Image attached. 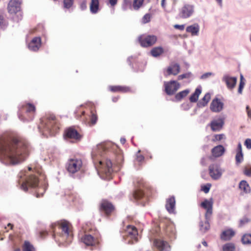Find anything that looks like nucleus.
Masks as SVG:
<instances>
[{
  "label": "nucleus",
  "instance_id": "obj_52",
  "mask_svg": "<svg viewBox=\"0 0 251 251\" xmlns=\"http://www.w3.org/2000/svg\"><path fill=\"white\" fill-rule=\"evenodd\" d=\"M80 8L82 10H84L87 8V3L86 0L82 1L80 4Z\"/></svg>",
  "mask_w": 251,
  "mask_h": 251
},
{
  "label": "nucleus",
  "instance_id": "obj_44",
  "mask_svg": "<svg viewBox=\"0 0 251 251\" xmlns=\"http://www.w3.org/2000/svg\"><path fill=\"white\" fill-rule=\"evenodd\" d=\"M74 0H63L64 7L69 9L73 4Z\"/></svg>",
  "mask_w": 251,
  "mask_h": 251
},
{
  "label": "nucleus",
  "instance_id": "obj_34",
  "mask_svg": "<svg viewBox=\"0 0 251 251\" xmlns=\"http://www.w3.org/2000/svg\"><path fill=\"white\" fill-rule=\"evenodd\" d=\"M189 92L190 91L188 89H186L179 92L176 95L175 98L177 100L179 101L183 98H185L188 94Z\"/></svg>",
  "mask_w": 251,
  "mask_h": 251
},
{
  "label": "nucleus",
  "instance_id": "obj_7",
  "mask_svg": "<svg viewBox=\"0 0 251 251\" xmlns=\"http://www.w3.org/2000/svg\"><path fill=\"white\" fill-rule=\"evenodd\" d=\"M51 228L52 231L53 232V236L54 237L55 236V232L57 230V228L59 229H61L62 231L61 235L64 238H67L68 239V242H71L72 236L69 230V227L68 223L66 221H63L61 222H57L51 224Z\"/></svg>",
  "mask_w": 251,
  "mask_h": 251
},
{
  "label": "nucleus",
  "instance_id": "obj_47",
  "mask_svg": "<svg viewBox=\"0 0 251 251\" xmlns=\"http://www.w3.org/2000/svg\"><path fill=\"white\" fill-rule=\"evenodd\" d=\"M250 222V219L246 217H243L240 220L239 226H242Z\"/></svg>",
  "mask_w": 251,
  "mask_h": 251
},
{
  "label": "nucleus",
  "instance_id": "obj_17",
  "mask_svg": "<svg viewBox=\"0 0 251 251\" xmlns=\"http://www.w3.org/2000/svg\"><path fill=\"white\" fill-rule=\"evenodd\" d=\"M154 245L160 251H170L171 246L169 243L164 240L155 239L153 242Z\"/></svg>",
  "mask_w": 251,
  "mask_h": 251
},
{
  "label": "nucleus",
  "instance_id": "obj_41",
  "mask_svg": "<svg viewBox=\"0 0 251 251\" xmlns=\"http://www.w3.org/2000/svg\"><path fill=\"white\" fill-rule=\"evenodd\" d=\"M144 0H134L133 7L134 10H138L142 5Z\"/></svg>",
  "mask_w": 251,
  "mask_h": 251
},
{
  "label": "nucleus",
  "instance_id": "obj_24",
  "mask_svg": "<svg viewBox=\"0 0 251 251\" xmlns=\"http://www.w3.org/2000/svg\"><path fill=\"white\" fill-rule=\"evenodd\" d=\"M81 241L86 246H93L97 243V240L90 234H85L81 238Z\"/></svg>",
  "mask_w": 251,
  "mask_h": 251
},
{
  "label": "nucleus",
  "instance_id": "obj_33",
  "mask_svg": "<svg viewBox=\"0 0 251 251\" xmlns=\"http://www.w3.org/2000/svg\"><path fill=\"white\" fill-rule=\"evenodd\" d=\"M239 187L245 193H248L250 191L249 185L246 180H242L239 183Z\"/></svg>",
  "mask_w": 251,
  "mask_h": 251
},
{
  "label": "nucleus",
  "instance_id": "obj_54",
  "mask_svg": "<svg viewBox=\"0 0 251 251\" xmlns=\"http://www.w3.org/2000/svg\"><path fill=\"white\" fill-rule=\"evenodd\" d=\"M174 27L176 29H179V30L182 31L184 29L185 25H174Z\"/></svg>",
  "mask_w": 251,
  "mask_h": 251
},
{
  "label": "nucleus",
  "instance_id": "obj_13",
  "mask_svg": "<svg viewBox=\"0 0 251 251\" xmlns=\"http://www.w3.org/2000/svg\"><path fill=\"white\" fill-rule=\"evenodd\" d=\"M126 233L127 237L131 239V241H128V244H133L138 241V231L134 226H127Z\"/></svg>",
  "mask_w": 251,
  "mask_h": 251
},
{
  "label": "nucleus",
  "instance_id": "obj_57",
  "mask_svg": "<svg viewBox=\"0 0 251 251\" xmlns=\"http://www.w3.org/2000/svg\"><path fill=\"white\" fill-rule=\"evenodd\" d=\"M206 160H207V158H205V157H202L201 160V164L202 165V166H206L207 165V163H206Z\"/></svg>",
  "mask_w": 251,
  "mask_h": 251
},
{
  "label": "nucleus",
  "instance_id": "obj_9",
  "mask_svg": "<svg viewBox=\"0 0 251 251\" xmlns=\"http://www.w3.org/2000/svg\"><path fill=\"white\" fill-rule=\"evenodd\" d=\"M82 165V162L80 159H71L66 165V168L70 174H75L78 172Z\"/></svg>",
  "mask_w": 251,
  "mask_h": 251
},
{
  "label": "nucleus",
  "instance_id": "obj_46",
  "mask_svg": "<svg viewBox=\"0 0 251 251\" xmlns=\"http://www.w3.org/2000/svg\"><path fill=\"white\" fill-rule=\"evenodd\" d=\"M211 184L207 183V184L203 185L201 187V190L205 193H207L209 192Z\"/></svg>",
  "mask_w": 251,
  "mask_h": 251
},
{
  "label": "nucleus",
  "instance_id": "obj_45",
  "mask_svg": "<svg viewBox=\"0 0 251 251\" xmlns=\"http://www.w3.org/2000/svg\"><path fill=\"white\" fill-rule=\"evenodd\" d=\"M151 15L149 13L146 14L142 19V22L143 24H147L150 22Z\"/></svg>",
  "mask_w": 251,
  "mask_h": 251
},
{
  "label": "nucleus",
  "instance_id": "obj_10",
  "mask_svg": "<svg viewBox=\"0 0 251 251\" xmlns=\"http://www.w3.org/2000/svg\"><path fill=\"white\" fill-rule=\"evenodd\" d=\"M209 174L213 180L219 179L224 172V170L217 163H213L209 166Z\"/></svg>",
  "mask_w": 251,
  "mask_h": 251
},
{
  "label": "nucleus",
  "instance_id": "obj_25",
  "mask_svg": "<svg viewBox=\"0 0 251 251\" xmlns=\"http://www.w3.org/2000/svg\"><path fill=\"white\" fill-rule=\"evenodd\" d=\"M200 25L197 23L188 26L186 28V31L191 33L192 36H198L200 31Z\"/></svg>",
  "mask_w": 251,
  "mask_h": 251
},
{
  "label": "nucleus",
  "instance_id": "obj_37",
  "mask_svg": "<svg viewBox=\"0 0 251 251\" xmlns=\"http://www.w3.org/2000/svg\"><path fill=\"white\" fill-rule=\"evenodd\" d=\"M242 241L244 244H251V234H246L243 235Z\"/></svg>",
  "mask_w": 251,
  "mask_h": 251
},
{
  "label": "nucleus",
  "instance_id": "obj_29",
  "mask_svg": "<svg viewBox=\"0 0 251 251\" xmlns=\"http://www.w3.org/2000/svg\"><path fill=\"white\" fill-rule=\"evenodd\" d=\"M235 234V232L232 229H228L224 231L221 235V238L222 240L226 241L229 240Z\"/></svg>",
  "mask_w": 251,
  "mask_h": 251
},
{
  "label": "nucleus",
  "instance_id": "obj_18",
  "mask_svg": "<svg viewBox=\"0 0 251 251\" xmlns=\"http://www.w3.org/2000/svg\"><path fill=\"white\" fill-rule=\"evenodd\" d=\"M224 125V118H219L212 120L210 124V126L211 130L215 132L220 131Z\"/></svg>",
  "mask_w": 251,
  "mask_h": 251
},
{
  "label": "nucleus",
  "instance_id": "obj_56",
  "mask_svg": "<svg viewBox=\"0 0 251 251\" xmlns=\"http://www.w3.org/2000/svg\"><path fill=\"white\" fill-rule=\"evenodd\" d=\"M144 156L142 155H137L136 157V160L139 162H141L144 160Z\"/></svg>",
  "mask_w": 251,
  "mask_h": 251
},
{
  "label": "nucleus",
  "instance_id": "obj_48",
  "mask_svg": "<svg viewBox=\"0 0 251 251\" xmlns=\"http://www.w3.org/2000/svg\"><path fill=\"white\" fill-rule=\"evenodd\" d=\"M214 75V74L211 72H207L202 75L200 78L201 79H205L210 76Z\"/></svg>",
  "mask_w": 251,
  "mask_h": 251
},
{
  "label": "nucleus",
  "instance_id": "obj_40",
  "mask_svg": "<svg viewBox=\"0 0 251 251\" xmlns=\"http://www.w3.org/2000/svg\"><path fill=\"white\" fill-rule=\"evenodd\" d=\"M193 76V75L191 72H187L186 73L177 76V80H180L183 79H189Z\"/></svg>",
  "mask_w": 251,
  "mask_h": 251
},
{
  "label": "nucleus",
  "instance_id": "obj_63",
  "mask_svg": "<svg viewBox=\"0 0 251 251\" xmlns=\"http://www.w3.org/2000/svg\"><path fill=\"white\" fill-rule=\"evenodd\" d=\"M3 23V18L2 16L0 15V27H1Z\"/></svg>",
  "mask_w": 251,
  "mask_h": 251
},
{
  "label": "nucleus",
  "instance_id": "obj_4",
  "mask_svg": "<svg viewBox=\"0 0 251 251\" xmlns=\"http://www.w3.org/2000/svg\"><path fill=\"white\" fill-rule=\"evenodd\" d=\"M18 183L20 188L26 192L28 186L35 188L38 186V179L34 176L29 175L26 171H21L18 175Z\"/></svg>",
  "mask_w": 251,
  "mask_h": 251
},
{
  "label": "nucleus",
  "instance_id": "obj_50",
  "mask_svg": "<svg viewBox=\"0 0 251 251\" xmlns=\"http://www.w3.org/2000/svg\"><path fill=\"white\" fill-rule=\"evenodd\" d=\"M245 85V82H240L238 90V93L239 94H241L242 93L243 89Z\"/></svg>",
  "mask_w": 251,
  "mask_h": 251
},
{
  "label": "nucleus",
  "instance_id": "obj_23",
  "mask_svg": "<svg viewBox=\"0 0 251 251\" xmlns=\"http://www.w3.org/2000/svg\"><path fill=\"white\" fill-rule=\"evenodd\" d=\"M165 207L169 213H175L176 200L174 196H171L166 200Z\"/></svg>",
  "mask_w": 251,
  "mask_h": 251
},
{
  "label": "nucleus",
  "instance_id": "obj_35",
  "mask_svg": "<svg viewBox=\"0 0 251 251\" xmlns=\"http://www.w3.org/2000/svg\"><path fill=\"white\" fill-rule=\"evenodd\" d=\"M23 251H35L33 246L28 241H25L23 246Z\"/></svg>",
  "mask_w": 251,
  "mask_h": 251
},
{
  "label": "nucleus",
  "instance_id": "obj_61",
  "mask_svg": "<svg viewBox=\"0 0 251 251\" xmlns=\"http://www.w3.org/2000/svg\"><path fill=\"white\" fill-rule=\"evenodd\" d=\"M181 106H182V107H183V109H184V110H188V109H189V105H188V104H187V103H186V104H185V103H183V104H182L181 105Z\"/></svg>",
  "mask_w": 251,
  "mask_h": 251
},
{
  "label": "nucleus",
  "instance_id": "obj_12",
  "mask_svg": "<svg viewBox=\"0 0 251 251\" xmlns=\"http://www.w3.org/2000/svg\"><path fill=\"white\" fill-rule=\"evenodd\" d=\"M139 41L143 47H149L154 45L157 40L154 35H142L139 37Z\"/></svg>",
  "mask_w": 251,
  "mask_h": 251
},
{
  "label": "nucleus",
  "instance_id": "obj_19",
  "mask_svg": "<svg viewBox=\"0 0 251 251\" xmlns=\"http://www.w3.org/2000/svg\"><path fill=\"white\" fill-rule=\"evenodd\" d=\"M224 107V103L220 100L216 98L213 99L210 104V109L214 112H219L221 111Z\"/></svg>",
  "mask_w": 251,
  "mask_h": 251
},
{
  "label": "nucleus",
  "instance_id": "obj_2",
  "mask_svg": "<svg viewBox=\"0 0 251 251\" xmlns=\"http://www.w3.org/2000/svg\"><path fill=\"white\" fill-rule=\"evenodd\" d=\"M116 146L111 142L102 143L95 147L92 152V158L96 169L106 175L113 172L112 164L106 157L113 151Z\"/></svg>",
  "mask_w": 251,
  "mask_h": 251
},
{
  "label": "nucleus",
  "instance_id": "obj_31",
  "mask_svg": "<svg viewBox=\"0 0 251 251\" xmlns=\"http://www.w3.org/2000/svg\"><path fill=\"white\" fill-rule=\"evenodd\" d=\"M109 89L112 92H127L129 91V88L126 86H110Z\"/></svg>",
  "mask_w": 251,
  "mask_h": 251
},
{
  "label": "nucleus",
  "instance_id": "obj_59",
  "mask_svg": "<svg viewBox=\"0 0 251 251\" xmlns=\"http://www.w3.org/2000/svg\"><path fill=\"white\" fill-rule=\"evenodd\" d=\"M118 0H109V3L112 6H115L117 3Z\"/></svg>",
  "mask_w": 251,
  "mask_h": 251
},
{
  "label": "nucleus",
  "instance_id": "obj_26",
  "mask_svg": "<svg viewBox=\"0 0 251 251\" xmlns=\"http://www.w3.org/2000/svg\"><path fill=\"white\" fill-rule=\"evenodd\" d=\"M225 149L222 145H218L214 147L212 150L211 152L213 156L215 157H219L221 156L225 152Z\"/></svg>",
  "mask_w": 251,
  "mask_h": 251
},
{
  "label": "nucleus",
  "instance_id": "obj_39",
  "mask_svg": "<svg viewBox=\"0 0 251 251\" xmlns=\"http://www.w3.org/2000/svg\"><path fill=\"white\" fill-rule=\"evenodd\" d=\"M47 188V186L46 184H45L42 187H40L36 191V197L37 198H39L41 196H42L45 193L46 189Z\"/></svg>",
  "mask_w": 251,
  "mask_h": 251
},
{
  "label": "nucleus",
  "instance_id": "obj_32",
  "mask_svg": "<svg viewBox=\"0 0 251 251\" xmlns=\"http://www.w3.org/2000/svg\"><path fill=\"white\" fill-rule=\"evenodd\" d=\"M164 52L163 49L161 47L153 48L151 51V54L153 57H156L160 56Z\"/></svg>",
  "mask_w": 251,
  "mask_h": 251
},
{
  "label": "nucleus",
  "instance_id": "obj_1",
  "mask_svg": "<svg viewBox=\"0 0 251 251\" xmlns=\"http://www.w3.org/2000/svg\"><path fill=\"white\" fill-rule=\"evenodd\" d=\"M28 152L25 140L7 134L0 137V161L6 165H16L23 162Z\"/></svg>",
  "mask_w": 251,
  "mask_h": 251
},
{
  "label": "nucleus",
  "instance_id": "obj_14",
  "mask_svg": "<svg viewBox=\"0 0 251 251\" xmlns=\"http://www.w3.org/2000/svg\"><path fill=\"white\" fill-rule=\"evenodd\" d=\"M100 209L106 215H109L113 211L114 207L109 201L103 200L100 202Z\"/></svg>",
  "mask_w": 251,
  "mask_h": 251
},
{
  "label": "nucleus",
  "instance_id": "obj_5",
  "mask_svg": "<svg viewBox=\"0 0 251 251\" xmlns=\"http://www.w3.org/2000/svg\"><path fill=\"white\" fill-rule=\"evenodd\" d=\"M201 206L206 210L205 214V221L200 222V229L202 232H205L210 228L209 221L212 214L213 201L211 200L209 201L204 200L201 204Z\"/></svg>",
  "mask_w": 251,
  "mask_h": 251
},
{
  "label": "nucleus",
  "instance_id": "obj_42",
  "mask_svg": "<svg viewBox=\"0 0 251 251\" xmlns=\"http://www.w3.org/2000/svg\"><path fill=\"white\" fill-rule=\"evenodd\" d=\"M236 164H240L243 161V152H237L235 156Z\"/></svg>",
  "mask_w": 251,
  "mask_h": 251
},
{
  "label": "nucleus",
  "instance_id": "obj_38",
  "mask_svg": "<svg viewBox=\"0 0 251 251\" xmlns=\"http://www.w3.org/2000/svg\"><path fill=\"white\" fill-rule=\"evenodd\" d=\"M223 251H234L235 246L232 243H227L223 247Z\"/></svg>",
  "mask_w": 251,
  "mask_h": 251
},
{
  "label": "nucleus",
  "instance_id": "obj_8",
  "mask_svg": "<svg viewBox=\"0 0 251 251\" xmlns=\"http://www.w3.org/2000/svg\"><path fill=\"white\" fill-rule=\"evenodd\" d=\"M195 12V6L190 3H185L179 9L178 16L182 19H187L191 17Z\"/></svg>",
  "mask_w": 251,
  "mask_h": 251
},
{
  "label": "nucleus",
  "instance_id": "obj_51",
  "mask_svg": "<svg viewBox=\"0 0 251 251\" xmlns=\"http://www.w3.org/2000/svg\"><path fill=\"white\" fill-rule=\"evenodd\" d=\"M245 145L248 149H251V139L248 138L245 140Z\"/></svg>",
  "mask_w": 251,
  "mask_h": 251
},
{
  "label": "nucleus",
  "instance_id": "obj_16",
  "mask_svg": "<svg viewBox=\"0 0 251 251\" xmlns=\"http://www.w3.org/2000/svg\"><path fill=\"white\" fill-rule=\"evenodd\" d=\"M237 78L235 76H230L228 75H224L222 81L225 82L228 89L231 90L234 88L237 83Z\"/></svg>",
  "mask_w": 251,
  "mask_h": 251
},
{
  "label": "nucleus",
  "instance_id": "obj_28",
  "mask_svg": "<svg viewBox=\"0 0 251 251\" xmlns=\"http://www.w3.org/2000/svg\"><path fill=\"white\" fill-rule=\"evenodd\" d=\"M210 94L209 93H207L204 96L198 101L197 103V106L199 108H201L205 106L210 100Z\"/></svg>",
  "mask_w": 251,
  "mask_h": 251
},
{
  "label": "nucleus",
  "instance_id": "obj_22",
  "mask_svg": "<svg viewBox=\"0 0 251 251\" xmlns=\"http://www.w3.org/2000/svg\"><path fill=\"white\" fill-rule=\"evenodd\" d=\"M41 46V40L39 37H35L33 38L31 42L28 44V49L33 51L38 50Z\"/></svg>",
  "mask_w": 251,
  "mask_h": 251
},
{
  "label": "nucleus",
  "instance_id": "obj_27",
  "mask_svg": "<svg viewBox=\"0 0 251 251\" xmlns=\"http://www.w3.org/2000/svg\"><path fill=\"white\" fill-rule=\"evenodd\" d=\"M99 0H91L90 3V11L93 14H96L100 11Z\"/></svg>",
  "mask_w": 251,
  "mask_h": 251
},
{
  "label": "nucleus",
  "instance_id": "obj_60",
  "mask_svg": "<svg viewBox=\"0 0 251 251\" xmlns=\"http://www.w3.org/2000/svg\"><path fill=\"white\" fill-rule=\"evenodd\" d=\"M237 152H242V146L240 143L238 145Z\"/></svg>",
  "mask_w": 251,
  "mask_h": 251
},
{
  "label": "nucleus",
  "instance_id": "obj_49",
  "mask_svg": "<svg viewBox=\"0 0 251 251\" xmlns=\"http://www.w3.org/2000/svg\"><path fill=\"white\" fill-rule=\"evenodd\" d=\"M224 136V135L223 134H216L215 135L214 138L212 140V141L213 142L216 141H220L223 138Z\"/></svg>",
  "mask_w": 251,
  "mask_h": 251
},
{
  "label": "nucleus",
  "instance_id": "obj_20",
  "mask_svg": "<svg viewBox=\"0 0 251 251\" xmlns=\"http://www.w3.org/2000/svg\"><path fill=\"white\" fill-rule=\"evenodd\" d=\"M66 137L69 139H73L75 140H80L81 135L73 127H69L65 130Z\"/></svg>",
  "mask_w": 251,
  "mask_h": 251
},
{
  "label": "nucleus",
  "instance_id": "obj_53",
  "mask_svg": "<svg viewBox=\"0 0 251 251\" xmlns=\"http://www.w3.org/2000/svg\"><path fill=\"white\" fill-rule=\"evenodd\" d=\"M97 121V117L96 115L93 114H92L91 117V123L93 125H94L96 124Z\"/></svg>",
  "mask_w": 251,
  "mask_h": 251
},
{
  "label": "nucleus",
  "instance_id": "obj_30",
  "mask_svg": "<svg viewBox=\"0 0 251 251\" xmlns=\"http://www.w3.org/2000/svg\"><path fill=\"white\" fill-rule=\"evenodd\" d=\"M201 93V87L199 86L196 89L195 92L193 93L190 96L189 100L192 102H196L198 101L199 97Z\"/></svg>",
  "mask_w": 251,
  "mask_h": 251
},
{
  "label": "nucleus",
  "instance_id": "obj_64",
  "mask_svg": "<svg viewBox=\"0 0 251 251\" xmlns=\"http://www.w3.org/2000/svg\"><path fill=\"white\" fill-rule=\"evenodd\" d=\"M120 141L122 144H124L126 141V140L125 138H121Z\"/></svg>",
  "mask_w": 251,
  "mask_h": 251
},
{
  "label": "nucleus",
  "instance_id": "obj_62",
  "mask_svg": "<svg viewBox=\"0 0 251 251\" xmlns=\"http://www.w3.org/2000/svg\"><path fill=\"white\" fill-rule=\"evenodd\" d=\"M220 7L223 6V0H216Z\"/></svg>",
  "mask_w": 251,
  "mask_h": 251
},
{
  "label": "nucleus",
  "instance_id": "obj_11",
  "mask_svg": "<svg viewBox=\"0 0 251 251\" xmlns=\"http://www.w3.org/2000/svg\"><path fill=\"white\" fill-rule=\"evenodd\" d=\"M164 86L166 93L169 96L174 95L180 88V84L176 80L164 81Z\"/></svg>",
  "mask_w": 251,
  "mask_h": 251
},
{
  "label": "nucleus",
  "instance_id": "obj_36",
  "mask_svg": "<svg viewBox=\"0 0 251 251\" xmlns=\"http://www.w3.org/2000/svg\"><path fill=\"white\" fill-rule=\"evenodd\" d=\"M144 196V193L141 189H137L134 192L133 197L136 200H139Z\"/></svg>",
  "mask_w": 251,
  "mask_h": 251
},
{
  "label": "nucleus",
  "instance_id": "obj_58",
  "mask_svg": "<svg viewBox=\"0 0 251 251\" xmlns=\"http://www.w3.org/2000/svg\"><path fill=\"white\" fill-rule=\"evenodd\" d=\"M79 111H78V110H76V111L75 112V116H76V117H78H78H79V116L80 117V116H81V115H79ZM80 113H81V115H84V111H80Z\"/></svg>",
  "mask_w": 251,
  "mask_h": 251
},
{
  "label": "nucleus",
  "instance_id": "obj_21",
  "mask_svg": "<svg viewBox=\"0 0 251 251\" xmlns=\"http://www.w3.org/2000/svg\"><path fill=\"white\" fill-rule=\"evenodd\" d=\"M8 11L11 14H16L21 10L20 3L17 0H11L8 5Z\"/></svg>",
  "mask_w": 251,
  "mask_h": 251
},
{
  "label": "nucleus",
  "instance_id": "obj_43",
  "mask_svg": "<svg viewBox=\"0 0 251 251\" xmlns=\"http://www.w3.org/2000/svg\"><path fill=\"white\" fill-rule=\"evenodd\" d=\"M131 7V2L129 0H124L122 4V9L123 10L126 11Z\"/></svg>",
  "mask_w": 251,
  "mask_h": 251
},
{
  "label": "nucleus",
  "instance_id": "obj_15",
  "mask_svg": "<svg viewBox=\"0 0 251 251\" xmlns=\"http://www.w3.org/2000/svg\"><path fill=\"white\" fill-rule=\"evenodd\" d=\"M180 72V66L177 63L173 62L167 67L165 75L166 76L174 75H176Z\"/></svg>",
  "mask_w": 251,
  "mask_h": 251
},
{
  "label": "nucleus",
  "instance_id": "obj_6",
  "mask_svg": "<svg viewBox=\"0 0 251 251\" xmlns=\"http://www.w3.org/2000/svg\"><path fill=\"white\" fill-rule=\"evenodd\" d=\"M35 106L30 103H25L19 106V118L24 122L33 119L35 113Z\"/></svg>",
  "mask_w": 251,
  "mask_h": 251
},
{
  "label": "nucleus",
  "instance_id": "obj_55",
  "mask_svg": "<svg viewBox=\"0 0 251 251\" xmlns=\"http://www.w3.org/2000/svg\"><path fill=\"white\" fill-rule=\"evenodd\" d=\"M244 174L247 176H251V170L245 168L244 171Z\"/></svg>",
  "mask_w": 251,
  "mask_h": 251
},
{
  "label": "nucleus",
  "instance_id": "obj_3",
  "mask_svg": "<svg viewBox=\"0 0 251 251\" xmlns=\"http://www.w3.org/2000/svg\"><path fill=\"white\" fill-rule=\"evenodd\" d=\"M40 132L45 136L54 135L59 129L54 116L51 115L48 118L41 119V124L38 126Z\"/></svg>",
  "mask_w": 251,
  "mask_h": 251
}]
</instances>
